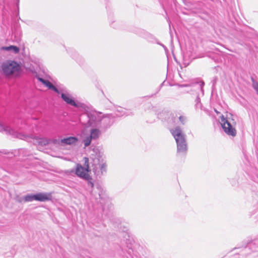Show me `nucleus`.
Wrapping results in <instances>:
<instances>
[{
    "mask_svg": "<svg viewBox=\"0 0 258 258\" xmlns=\"http://www.w3.org/2000/svg\"><path fill=\"white\" fill-rule=\"evenodd\" d=\"M170 132L176 141L177 153L185 154L187 150L185 135L179 126L171 130Z\"/></svg>",
    "mask_w": 258,
    "mask_h": 258,
    "instance_id": "f257e3e1",
    "label": "nucleus"
},
{
    "mask_svg": "<svg viewBox=\"0 0 258 258\" xmlns=\"http://www.w3.org/2000/svg\"><path fill=\"white\" fill-rule=\"evenodd\" d=\"M101 114L96 112H87L81 115L80 121L86 127H98Z\"/></svg>",
    "mask_w": 258,
    "mask_h": 258,
    "instance_id": "f03ea898",
    "label": "nucleus"
},
{
    "mask_svg": "<svg viewBox=\"0 0 258 258\" xmlns=\"http://www.w3.org/2000/svg\"><path fill=\"white\" fill-rule=\"evenodd\" d=\"M221 124L224 132L228 136L235 137L236 135V130L235 129L236 121L233 118V115L230 114L226 117L222 115L220 117Z\"/></svg>",
    "mask_w": 258,
    "mask_h": 258,
    "instance_id": "7ed1b4c3",
    "label": "nucleus"
},
{
    "mask_svg": "<svg viewBox=\"0 0 258 258\" xmlns=\"http://www.w3.org/2000/svg\"><path fill=\"white\" fill-rule=\"evenodd\" d=\"M91 163L93 167L92 170L96 176H100L106 172L107 165L99 155H96Z\"/></svg>",
    "mask_w": 258,
    "mask_h": 258,
    "instance_id": "20e7f679",
    "label": "nucleus"
},
{
    "mask_svg": "<svg viewBox=\"0 0 258 258\" xmlns=\"http://www.w3.org/2000/svg\"><path fill=\"white\" fill-rule=\"evenodd\" d=\"M84 160V167L82 166L80 164H77L76 169H72L70 172H75L78 177L84 179H88L91 178V176L88 173V172L90 171L89 159L88 158L85 157Z\"/></svg>",
    "mask_w": 258,
    "mask_h": 258,
    "instance_id": "39448f33",
    "label": "nucleus"
},
{
    "mask_svg": "<svg viewBox=\"0 0 258 258\" xmlns=\"http://www.w3.org/2000/svg\"><path fill=\"white\" fill-rule=\"evenodd\" d=\"M51 200L52 195L50 192H38L36 194H27L24 196L25 203L33 201L44 202Z\"/></svg>",
    "mask_w": 258,
    "mask_h": 258,
    "instance_id": "423d86ee",
    "label": "nucleus"
},
{
    "mask_svg": "<svg viewBox=\"0 0 258 258\" xmlns=\"http://www.w3.org/2000/svg\"><path fill=\"white\" fill-rule=\"evenodd\" d=\"M2 69L6 76H9L21 71L20 65L15 60H8L2 65Z\"/></svg>",
    "mask_w": 258,
    "mask_h": 258,
    "instance_id": "0eeeda50",
    "label": "nucleus"
},
{
    "mask_svg": "<svg viewBox=\"0 0 258 258\" xmlns=\"http://www.w3.org/2000/svg\"><path fill=\"white\" fill-rule=\"evenodd\" d=\"M113 117L114 116L112 114H106L105 115L101 114L98 128L102 132H105L113 123Z\"/></svg>",
    "mask_w": 258,
    "mask_h": 258,
    "instance_id": "6e6552de",
    "label": "nucleus"
},
{
    "mask_svg": "<svg viewBox=\"0 0 258 258\" xmlns=\"http://www.w3.org/2000/svg\"><path fill=\"white\" fill-rule=\"evenodd\" d=\"M205 83L203 81L200 82L196 81L190 84H181L179 85L180 87H186L191 86L196 88V90L200 91L202 94V95L204 94V87Z\"/></svg>",
    "mask_w": 258,
    "mask_h": 258,
    "instance_id": "1a4fd4ad",
    "label": "nucleus"
},
{
    "mask_svg": "<svg viewBox=\"0 0 258 258\" xmlns=\"http://www.w3.org/2000/svg\"><path fill=\"white\" fill-rule=\"evenodd\" d=\"M61 97L62 99L66 102L68 104L71 105L73 106L79 107L81 106L80 103H77L74 99L69 94L62 93L61 94Z\"/></svg>",
    "mask_w": 258,
    "mask_h": 258,
    "instance_id": "9d476101",
    "label": "nucleus"
},
{
    "mask_svg": "<svg viewBox=\"0 0 258 258\" xmlns=\"http://www.w3.org/2000/svg\"><path fill=\"white\" fill-rule=\"evenodd\" d=\"M142 36L150 43H156L157 44L162 46L163 47L165 48H166V47L163 44L160 43L158 39H157L153 35L149 33L148 32H144Z\"/></svg>",
    "mask_w": 258,
    "mask_h": 258,
    "instance_id": "9b49d317",
    "label": "nucleus"
},
{
    "mask_svg": "<svg viewBox=\"0 0 258 258\" xmlns=\"http://www.w3.org/2000/svg\"><path fill=\"white\" fill-rule=\"evenodd\" d=\"M97 189L98 190V197L100 199L99 202L103 205L105 202V201L107 199V197L105 194V191L100 185H97Z\"/></svg>",
    "mask_w": 258,
    "mask_h": 258,
    "instance_id": "f8f14e48",
    "label": "nucleus"
},
{
    "mask_svg": "<svg viewBox=\"0 0 258 258\" xmlns=\"http://www.w3.org/2000/svg\"><path fill=\"white\" fill-rule=\"evenodd\" d=\"M78 141V139L76 137H69L60 140V142L62 145H73L75 144Z\"/></svg>",
    "mask_w": 258,
    "mask_h": 258,
    "instance_id": "ddd939ff",
    "label": "nucleus"
},
{
    "mask_svg": "<svg viewBox=\"0 0 258 258\" xmlns=\"http://www.w3.org/2000/svg\"><path fill=\"white\" fill-rule=\"evenodd\" d=\"M103 132L98 127H94L90 130V134L89 136L92 140H96L99 138Z\"/></svg>",
    "mask_w": 258,
    "mask_h": 258,
    "instance_id": "4468645a",
    "label": "nucleus"
},
{
    "mask_svg": "<svg viewBox=\"0 0 258 258\" xmlns=\"http://www.w3.org/2000/svg\"><path fill=\"white\" fill-rule=\"evenodd\" d=\"M112 222L114 224L115 226H116L120 231L127 233V231H128L127 228L124 226H122V224L121 223L120 219L118 218H114L112 219Z\"/></svg>",
    "mask_w": 258,
    "mask_h": 258,
    "instance_id": "2eb2a0df",
    "label": "nucleus"
},
{
    "mask_svg": "<svg viewBox=\"0 0 258 258\" xmlns=\"http://www.w3.org/2000/svg\"><path fill=\"white\" fill-rule=\"evenodd\" d=\"M36 143L39 146L44 147L50 143V140L44 138H39L36 139Z\"/></svg>",
    "mask_w": 258,
    "mask_h": 258,
    "instance_id": "dca6fc26",
    "label": "nucleus"
},
{
    "mask_svg": "<svg viewBox=\"0 0 258 258\" xmlns=\"http://www.w3.org/2000/svg\"><path fill=\"white\" fill-rule=\"evenodd\" d=\"M2 131H4L6 133L10 135L13 134L14 133L13 130L11 128L10 126L0 122V132Z\"/></svg>",
    "mask_w": 258,
    "mask_h": 258,
    "instance_id": "f3484780",
    "label": "nucleus"
},
{
    "mask_svg": "<svg viewBox=\"0 0 258 258\" xmlns=\"http://www.w3.org/2000/svg\"><path fill=\"white\" fill-rule=\"evenodd\" d=\"M45 86L48 87V89L53 90L57 94H59V91L58 89L49 81L46 82V84Z\"/></svg>",
    "mask_w": 258,
    "mask_h": 258,
    "instance_id": "a211bd4d",
    "label": "nucleus"
},
{
    "mask_svg": "<svg viewBox=\"0 0 258 258\" xmlns=\"http://www.w3.org/2000/svg\"><path fill=\"white\" fill-rule=\"evenodd\" d=\"M197 95L195 100V107L197 108H201L202 107V103L201 102V99L199 96V94L197 93Z\"/></svg>",
    "mask_w": 258,
    "mask_h": 258,
    "instance_id": "6ab92c4d",
    "label": "nucleus"
},
{
    "mask_svg": "<svg viewBox=\"0 0 258 258\" xmlns=\"http://www.w3.org/2000/svg\"><path fill=\"white\" fill-rule=\"evenodd\" d=\"M92 140V139L89 136L85 138L83 141L85 147H86L90 145Z\"/></svg>",
    "mask_w": 258,
    "mask_h": 258,
    "instance_id": "aec40b11",
    "label": "nucleus"
},
{
    "mask_svg": "<svg viewBox=\"0 0 258 258\" xmlns=\"http://www.w3.org/2000/svg\"><path fill=\"white\" fill-rule=\"evenodd\" d=\"M252 86L258 95V82L254 81L253 79H252Z\"/></svg>",
    "mask_w": 258,
    "mask_h": 258,
    "instance_id": "412c9836",
    "label": "nucleus"
},
{
    "mask_svg": "<svg viewBox=\"0 0 258 258\" xmlns=\"http://www.w3.org/2000/svg\"><path fill=\"white\" fill-rule=\"evenodd\" d=\"M15 200L19 203H22L23 202H24V197H21L19 195H16L15 197Z\"/></svg>",
    "mask_w": 258,
    "mask_h": 258,
    "instance_id": "4be33fe9",
    "label": "nucleus"
},
{
    "mask_svg": "<svg viewBox=\"0 0 258 258\" xmlns=\"http://www.w3.org/2000/svg\"><path fill=\"white\" fill-rule=\"evenodd\" d=\"M179 120L181 124H184L186 121V117L181 115L179 117Z\"/></svg>",
    "mask_w": 258,
    "mask_h": 258,
    "instance_id": "5701e85b",
    "label": "nucleus"
},
{
    "mask_svg": "<svg viewBox=\"0 0 258 258\" xmlns=\"http://www.w3.org/2000/svg\"><path fill=\"white\" fill-rule=\"evenodd\" d=\"M52 142L53 144H57V145H62V144L60 142V140H57V139H53L52 140H50V142Z\"/></svg>",
    "mask_w": 258,
    "mask_h": 258,
    "instance_id": "b1692460",
    "label": "nucleus"
},
{
    "mask_svg": "<svg viewBox=\"0 0 258 258\" xmlns=\"http://www.w3.org/2000/svg\"><path fill=\"white\" fill-rule=\"evenodd\" d=\"M86 180L88 181V186H90L92 188L93 187L94 184H93V183L92 181V178L91 177V178H89L88 179H86Z\"/></svg>",
    "mask_w": 258,
    "mask_h": 258,
    "instance_id": "393cba45",
    "label": "nucleus"
},
{
    "mask_svg": "<svg viewBox=\"0 0 258 258\" xmlns=\"http://www.w3.org/2000/svg\"><path fill=\"white\" fill-rule=\"evenodd\" d=\"M12 50H13L15 53H17L19 52L20 49L18 47L13 45Z\"/></svg>",
    "mask_w": 258,
    "mask_h": 258,
    "instance_id": "a878e982",
    "label": "nucleus"
},
{
    "mask_svg": "<svg viewBox=\"0 0 258 258\" xmlns=\"http://www.w3.org/2000/svg\"><path fill=\"white\" fill-rule=\"evenodd\" d=\"M218 81V78L217 77H215L213 78V79L212 80L211 83H212V87L213 88L214 87L215 84H216L217 82Z\"/></svg>",
    "mask_w": 258,
    "mask_h": 258,
    "instance_id": "bb28decb",
    "label": "nucleus"
},
{
    "mask_svg": "<svg viewBox=\"0 0 258 258\" xmlns=\"http://www.w3.org/2000/svg\"><path fill=\"white\" fill-rule=\"evenodd\" d=\"M38 80L41 82L42 83H43L44 85L46 84V82L48 81V80H45L41 78H38Z\"/></svg>",
    "mask_w": 258,
    "mask_h": 258,
    "instance_id": "cd10ccee",
    "label": "nucleus"
},
{
    "mask_svg": "<svg viewBox=\"0 0 258 258\" xmlns=\"http://www.w3.org/2000/svg\"><path fill=\"white\" fill-rule=\"evenodd\" d=\"M38 80L41 82L42 83H43L44 85L46 84V82L48 81V80H45L41 78H38Z\"/></svg>",
    "mask_w": 258,
    "mask_h": 258,
    "instance_id": "c85d7f7f",
    "label": "nucleus"
},
{
    "mask_svg": "<svg viewBox=\"0 0 258 258\" xmlns=\"http://www.w3.org/2000/svg\"><path fill=\"white\" fill-rule=\"evenodd\" d=\"M13 45H11L10 46L5 47L3 48L6 50H11L12 49Z\"/></svg>",
    "mask_w": 258,
    "mask_h": 258,
    "instance_id": "c756f323",
    "label": "nucleus"
},
{
    "mask_svg": "<svg viewBox=\"0 0 258 258\" xmlns=\"http://www.w3.org/2000/svg\"><path fill=\"white\" fill-rule=\"evenodd\" d=\"M0 153H3V154H6V152L4 150H3V151H0Z\"/></svg>",
    "mask_w": 258,
    "mask_h": 258,
    "instance_id": "7c9ffc66",
    "label": "nucleus"
},
{
    "mask_svg": "<svg viewBox=\"0 0 258 258\" xmlns=\"http://www.w3.org/2000/svg\"><path fill=\"white\" fill-rule=\"evenodd\" d=\"M16 1L17 5H18L19 3V0H16Z\"/></svg>",
    "mask_w": 258,
    "mask_h": 258,
    "instance_id": "2f4dec72",
    "label": "nucleus"
},
{
    "mask_svg": "<svg viewBox=\"0 0 258 258\" xmlns=\"http://www.w3.org/2000/svg\"><path fill=\"white\" fill-rule=\"evenodd\" d=\"M24 151H25V150H24V149H21V152H23Z\"/></svg>",
    "mask_w": 258,
    "mask_h": 258,
    "instance_id": "473e14b6",
    "label": "nucleus"
},
{
    "mask_svg": "<svg viewBox=\"0 0 258 258\" xmlns=\"http://www.w3.org/2000/svg\"><path fill=\"white\" fill-rule=\"evenodd\" d=\"M163 83H162L161 84V85H160V87H161L163 86Z\"/></svg>",
    "mask_w": 258,
    "mask_h": 258,
    "instance_id": "72a5a7b5",
    "label": "nucleus"
},
{
    "mask_svg": "<svg viewBox=\"0 0 258 258\" xmlns=\"http://www.w3.org/2000/svg\"><path fill=\"white\" fill-rule=\"evenodd\" d=\"M103 211L104 212V208H103Z\"/></svg>",
    "mask_w": 258,
    "mask_h": 258,
    "instance_id": "f704fd0d",
    "label": "nucleus"
}]
</instances>
